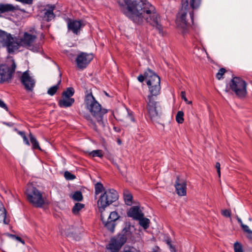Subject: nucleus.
I'll list each match as a JSON object with an SVG mask.
<instances>
[{"mask_svg": "<svg viewBox=\"0 0 252 252\" xmlns=\"http://www.w3.org/2000/svg\"><path fill=\"white\" fill-rule=\"evenodd\" d=\"M121 12L135 25L142 26L144 22L163 32L161 17L155 7L148 0H117Z\"/></svg>", "mask_w": 252, "mask_h": 252, "instance_id": "nucleus-1", "label": "nucleus"}, {"mask_svg": "<svg viewBox=\"0 0 252 252\" xmlns=\"http://www.w3.org/2000/svg\"><path fill=\"white\" fill-rule=\"evenodd\" d=\"M202 0H190V6L192 10L189 12L190 22L187 20V14L189 7V0H181V7L176 15V23L178 28L181 31L182 35L185 36L189 33V29L194 26L193 10L198 9L201 4Z\"/></svg>", "mask_w": 252, "mask_h": 252, "instance_id": "nucleus-2", "label": "nucleus"}, {"mask_svg": "<svg viewBox=\"0 0 252 252\" xmlns=\"http://www.w3.org/2000/svg\"><path fill=\"white\" fill-rule=\"evenodd\" d=\"M84 103L86 108L94 118L96 120L98 124L104 130L107 121L104 120V115L108 112V110L102 108L100 104L95 99L93 96L92 92L87 90L85 92Z\"/></svg>", "mask_w": 252, "mask_h": 252, "instance_id": "nucleus-3", "label": "nucleus"}, {"mask_svg": "<svg viewBox=\"0 0 252 252\" xmlns=\"http://www.w3.org/2000/svg\"><path fill=\"white\" fill-rule=\"evenodd\" d=\"M131 223L129 221L125 222V227L122 229L121 233H118L115 237L111 238L106 248L110 252H119L123 246L126 242L127 236L131 235Z\"/></svg>", "mask_w": 252, "mask_h": 252, "instance_id": "nucleus-4", "label": "nucleus"}, {"mask_svg": "<svg viewBox=\"0 0 252 252\" xmlns=\"http://www.w3.org/2000/svg\"><path fill=\"white\" fill-rule=\"evenodd\" d=\"M247 83L240 77L232 75V78L229 83L226 85L225 92L228 93L230 91L240 99L245 98L247 94Z\"/></svg>", "mask_w": 252, "mask_h": 252, "instance_id": "nucleus-5", "label": "nucleus"}, {"mask_svg": "<svg viewBox=\"0 0 252 252\" xmlns=\"http://www.w3.org/2000/svg\"><path fill=\"white\" fill-rule=\"evenodd\" d=\"M146 109L148 116L154 124L164 125L161 123V120L163 115L162 106L160 101H156L155 98H147Z\"/></svg>", "mask_w": 252, "mask_h": 252, "instance_id": "nucleus-6", "label": "nucleus"}, {"mask_svg": "<svg viewBox=\"0 0 252 252\" xmlns=\"http://www.w3.org/2000/svg\"><path fill=\"white\" fill-rule=\"evenodd\" d=\"M119 199L118 192L113 189H108L101 194L97 201V207L101 214L105 211L107 207Z\"/></svg>", "mask_w": 252, "mask_h": 252, "instance_id": "nucleus-7", "label": "nucleus"}, {"mask_svg": "<svg viewBox=\"0 0 252 252\" xmlns=\"http://www.w3.org/2000/svg\"><path fill=\"white\" fill-rule=\"evenodd\" d=\"M21 46L11 33L0 29V46L6 47L8 54H14Z\"/></svg>", "mask_w": 252, "mask_h": 252, "instance_id": "nucleus-8", "label": "nucleus"}, {"mask_svg": "<svg viewBox=\"0 0 252 252\" xmlns=\"http://www.w3.org/2000/svg\"><path fill=\"white\" fill-rule=\"evenodd\" d=\"M25 193L27 200L35 208H42L46 203L43 196V192L35 187H29L25 191Z\"/></svg>", "mask_w": 252, "mask_h": 252, "instance_id": "nucleus-9", "label": "nucleus"}, {"mask_svg": "<svg viewBox=\"0 0 252 252\" xmlns=\"http://www.w3.org/2000/svg\"><path fill=\"white\" fill-rule=\"evenodd\" d=\"M16 64L14 59L10 65L7 63H0V84L9 83L15 71Z\"/></svg>", "mask_w": 252, "mask_h": 252, "instance_id": "nucleus-10", "label": "nucleus"}, {"mask_svg": "<svg viewBox=\"0 0 252 252\" xmlns=\"http://www.w3.org/2000/svg\"><path fill=\"white\" fill-rule=\"evenodd\" d=\"M137 80L140 83H143L146 80L147 86H158V85H160L159 76L154 71L149 68H147L143 74H140L137 77Z\"/></svg>", "mask_w": 252, "mask_h": 252, "instance_id": "nucleus-11", "label": "nucleus"}, {"mask_svg": "<svg viewBox=\"0 0 252 252\" xmlns=\"http://www.w3.org/2000/svg\"><path fill=\"white\" fill-rule=\"evenodd\" d=\"M122 218L116 211L111 212L106 220L102 213L100 214V220L104 227L110 233H113L118 221Z\"/></svg>", "mask_w": 252, "mask_h": 252, "instance_id": "nucleus-12", "label": "nucleus"}, {"mask_svg": "<svg viewBox=\"0 0 252 252\" xmlns=\"http://www.w3.org/2000/svg\"><path fill=\"white\" fill-rule=\"evenodd\" d=\"M75 94V90L72 87H68L62 93V98L58 101V105L61 108L71 107L75 102L74 98L71 97Z\"/></svg>", "mask_w": 252, "mask_h": 252, "instance_id": "nucleus-13", "label": "nucleus"}, {"mask_svg": "<svg viewBox=\"0 0 252 252\" xmlns=\"http://www.w3.org/2000/svg\"><path fill=\"white\" fill-rule=\"evenodd\" d=\"M94 59L92 53L81 52L75 59L76 66L80 70L86 68Z\"/></svg>", "mask_w": 252, "mask_h": 252, "instance_id": "nucleus-14", "label": "nucleus"}, {"mask_svg": "<svg viewBox=\"0 0 252 252\" xmlns=\"http://www.w3.org/2000/svg\"><path fill=\"white\" fill-rule=\"evenodd\" d=\"M65 21L68 30L76 35L80 33L81 29L86 25V22L83 20H74L67 17Z\"/></svg>", "mask_w": 252, "mask_h": 252, "instance_id": "nucleus-15", "label": "nucleus"}, {"mask_svg": "<svg viewBox=\"0 0 252 252\" xmlns=\"http://www.w3.org/2000/svg\"><path fill=\"white\" fill-rule=\"evenodd\" d=\"M20 81L27 91L32 92L33 91L35 87V81L30 76L29 70H26L23 73L20 77Z\"/></svg>", "mask_w": 252, "mask_h": 252, "instance_id": "nucleus-16", "label": "nucleus"}, {"mask_svg": "<svg viewBox=\"0 0 252 252\" xmlns=\"http://www.w3.org/2000/svg\"><path fill=\"white\" fill-rule=\"evenodd\" d=\"M175 187L177 193L179 196H185L187 193V182L183 179L181 178L179 176H177L175 183Z\"/></svg>", "mask_w": 252, "mask_h": 252, "instance_id": "nucleus-17", "label": "nucleus"}, {"mask_svg": "<svg viewBox=\"0 0 252 252\" xmlns=\"http://www.w3.org/2000/svg\"><path fill=\"white\" fill-rule=\"evenodd\" d=\"M144 213L140 210L138 206H135L130 208L127 212V216L132 218L134 220H138L142 217Z\"/></svg>", "mask_w": 252, "mask_h": 252, "instance_id": "nucleus-18", "label": "nucleus"}, {"mask_svg": "<svg viewBox=\"0 0 252 252\" xmlns=\"http://www.w3.org/2000/svg\"><path fill=\"white\" fill-rule=\"evenodd\" d=\"M36 38V36L35 35H32L27 32H25L23 37L21 38L20 39V41L18 42H20L21 45V43H23L25 45L30 46Z\"/></svg>", "mask_w": 252, "mask_h": 252, "instance_id": "nucleus-19", "label": "nucleus"}, {"mask_svg": "<svg viewBox=\"0 0 252 252\" xmlns=\"http://www.w3.org/2000/svg\"><path fill=\"white\" fill-rule=\"evenodd\" d=\"M149 94L147 96V98H154L155 97L157 96L160 94L161 86H148Z\"/></svg>", "mask_w": 252, "mask_h": 252, "instance_id": "nucleus-20", "label": "nucleus"}, {"mask_svg": "<svg viewBox=\"0 0 252 252\" xmlns=\"http://www.w3.org/2000/svg\"><path fill=\"white\" fill-rule=\"evenodd\" d=\"M55 8L54 5H51L49 7V8L46 9H45V11L44 12L43 19L47 22H50L55 17V15L53 12L54 9Z\"/></svg>", "mask_w": 252, "mask_h": 252, "instance_id": "nucleus-21", "label": "nucleus"}, {"mask_svg": "<svg viewBox=\"0 0 252 252\" xmlns=\"http://www.w3.org/2000/svg\"><path fill=\"white\" fill-rule=\"evenodd\" d=\"M17 8L12 4L0 3V17L1 14L6 12L14 11Z\"/></svg>", "mask_w": 252, "mask_h": 252, "instance_id": "nucleus-22", "label": "nucleus"}, {"mask_svg": "<svg viewBox=\"0 0 252 252\" xmlns=\"http://www.w3.org/2000/svg\"><path fill=\"white\" fill-rule=\"evenodd\" d=\"M123 197L125 204L127 206H131L132 204L133 196L127 189H125L123 192Z\"/></svg>", "mask_w": 252, "mask_h": 252, "instance_id": "nucleus-23", "label": "nucleus"}, {"mask_svg": "<svg viewBox=\"0 0 252 252\" xmlns=\"http://www.w3.org/2000/svg\"><path fill=\"white\" fill-rule=\"evenodd\" d=\"M29 136L32 144V149L33 150H38L39 151H42V149L39 146V142L33 134L30 132Z\"/></svg>", "mask_w": 252, "mask_h": 252, "instance_id": "nucleus-24", "label": "nucleus"}, {"mask_svg": "<svg viewBox=\"0 0 252 252\" xmlns=\"http://www.w3.org/2000/svg\"><path fill=\"white\" fill-rule=\"evenodd\" d=\"M59 76L60 78V80L58 81L57 84L49 88L47 91V94L51 96H53L55 95L59 89L60 85L62 82V74L60 73Z\"/></svg>", "mask_w": 252, "mask_h": 252, "instance_id": "nucleus-25", "label": "nucleus"}, {"mask_svg": "<svg viewBox=\"0 0 252 252\" xmlns=\"http://www.w3.org/2000/svg\"><path fill=\"white\" fill-rule=\"evenodd\" d=\"M0 212H1V214H0V217H1L3 220V223L5 224H8L10 222V220L6 218L7 216V211L5 209L3 204L0 201Z\"/></svg>", "mask_w": 252, "mask_h": 252, "instance_id": "nucleus-26", "label": "nucleus"}, {"mask_svg": "<svg viewBox=\"0 0 252 252\" xmlns=\"http://www.w3.org/2000/svg\"><path fill=\"white\" fill-rule=\"evenodd\" d=\"M84 117L92 125L93 129L98 134H100L101 130L97 127L96 123L93 120L90 115L87 114L84 116Z\"/></svg>", "mask_w": 252, "mask_h": 252, "instance_id": "nucleus-27", "label": "nucleus"}, {"mask_svg": "<svg viewBox=\"0 0 252 252\" xmlns=\"http://www.w3.org/2000/svg\"><path fill=\"white\" fill-rule=\"evenodd\" d=\"M144 215L143 214L142 217L137 220L139 221V224L144 229H147L150 226V220L147 218L144 217Z\"/></svg>", "mask_w": 252, "mask_h": 252, "instance_id": "nucleus-28", "label": "nucleus"}, {"mask_svg": "<svg viewBox=\"0 0 252 252\" xmlns=\"http://www.w3.org/2000/svg\"><path fill=\"white\" fill-rule=\"evenodd\" d=\"M85 207V204L81 203H76L72 209V213L77 215L79 214V211Z\"/></svg>", "mask_w": 252, "mask_h": 252, "instance_id": "nucleus-29", "label": "nucleus"}, {"mask_svg": "<svg viewBox=\"0 0 252 252\" xmlns=\"http://www.w3.org/2000/svg\"><path fill=\"white\" fill-rule=\"evenodd\" d=\"M164 241L169 246L171 252H177L175 247L172 244V240L170 237L168 236H165Z\"/></svg>", "mask_w": 252, "mask_h": 252, "instance_id": "nucleus-30", "label": "nucleus"}, {"mask_svg": "<svg viewBox=\"0 0 252 252\" xmlns=\"http://www.w3.org/2000/svg\"><path fill=\"white\" fill-rule=\"evenodd\" d=\"M94 189L95 195H97L100 192H104V190H106L101 182H97L95 184Z\"/></svg>", "mask_w": 252, "mask_h": 252, "instance_id": "nucleus-31", "label": "nucleus"}, {"mask_svg": "<svg viewBox=\"0 0 252 252\" xmlns=\"http://www.w3.org/2000/svg\"><path fill=\"white\" fill-rule=\"evenodd\" d=\"M71 197L74 201L77 202L82 201L83 199L82 193L80 190L75 191L72 195Z\"/></svg>", "mask_w": 252, "mask_h": 252, "instance_id": "nucleus-32", "label": "nucleus"}, {"mask_svg": "<svg viewBox=\"0 0 252 252\" xmlns=\"http://www.w3.org/2000/svg\"><path fill=\"white\" fill-rule=\"evenodd\" d=\"M14 130L16 131L17 132V133L19 134L23 138L24 143L26 145L28 146L30 145L29 140H28V138H27L25 131H20L17 128H15Z\"/></svg>", "mask_w": 252, "mask_h": 252, "instance_id": "nucleus-33", "label": "nucleus"}, {"mask_svg": "<svg viewBox=\"0 0 252 252\" xmlns=\"http://www.w3.org/2000/svg\"><path fill=\"white\" fill-rule=\"evenodd\" d=\"M89 155L92 157H99L102 158L103 157V151L101 150H95L89 153Z\"/></svg>", "mask_w": 252, "mask_h": 252, "instance_id": "nucleus-34", "label": "nucleus"}, {"mask_svg": "<svg viewBox=\"0 0 252 252\" xmlns=\"http://www.w3.org/2000/svg\"><path fill=\"white\" fill-rule=\"evenodd\" d=\"M184 113L183 111H179L176 115V121L178 124H183L184 122Z\"/></svg>", "mask_w": 252, "mask_h": 252, "instance_id": "nucleus-35", "label": "nucleus"}, {"mask_svg": "<svg viewBox=\"0 0 252 252\" xmlns=\"http://www.w3.org/2000/svg\"><path fill=\"white\" fill-rule=\"evenodd\" d=\"M4 234H5V235H6L9 237H10L12 239L17 240L18 241L21 242L23 244H25V241L19 236L14 235V234H10L9 233H5Z\"/></svg>", "mask_w": 252, "mask_h": 252, "instance_id": "nucleus-36", "label": "nucleus"}, {"mask_svg": "<svg viewBox=\"0 0 252 252\" xmlns=\"http://www.w3.org/2000/svg\"><path fill=\"white\" fill-rule=\"evenodd\" d=\"M226 70L224 68H220L218 72L216 75V77L218 80H220L222 78H223V75L224 74V73L226 72Z\"/></svg>", "mask_w": 252, "mask_h": 252, "instance_id": "nucleus-37", "label": "nucleus"}, {"mask_svg": "<svg viewBox=\"0 0 252 252\" xmlns=\"http://www.w3.org/2000/svg\"><path fill=\"white\" fill-rule=\"evenodd\" d=\"M234 252H244L242 244L238 242L234 243Z\"/></svg>", "mask_w": 252, "mask_h": 252, "instance_id": "nucleus-38", "label": "nucleus"}, {"mask_svg": "<svg viewBox=\"0 0 252 252\" xmlns=\"http://www.w3.org/2000/svg\"><path fill=\"white\" fill-rule=\"evenodd\" d=\"M64 177L66 180H73L76 178V176L68 171H66L64 173Z\"/></svg>", "mask_w": 252, "mask_h": 252, "instance_id": "nucleus-39", "label": "nucleus"}, {"mask_svg": "<svg viewBox=\"0 0 252 252\" xmlns=\"http://www.w3.org/2000/svg\"><path fill=\"white\" fill-rule=\"evenodd\" d=\"M243 230L244 232L247 233V238L251 242H252V230L249 229V226L245 227Z\"/></svg>", "mask_w": 252, "mask_h": 252, "instance_id": "nucleus-40", "label": "nucleus"}, {"mask_svg": "<svg viewBox=\"0 0 252 252\" xmlns=\"http://www.w3.org/2000/svg\"><path fill=\"white\" fill-rule=\"evenodd\" d=\"M136 250L133 247L125 246L122 252H136Z\"/></svg>", "mask_w": 252, "mask_h": 252, "instance_id": "nucleus-41", "label": "nucleus"}, {"mask_svg": "<svg viewBox=\"0 0 252 252\" xmlns=\"http://www.w3.org/2000/svg\"><path fill=\"white\" fill-rule=\"evenodd\" d=\"M221 214L223 216L229 218L231 216V211L228 209H225L221 211Z\"/></svg>", "mask_w": 252, "mask_h": 252, "instance_id": "nucleus-42", "label": "nucleus"}, {"mask_svg": "<svg viewBox=\"0 0 252 252\" xmlns=\"http://www.w3.org/2000/svg\"><path fill=\"white\" fill-rule=\"evenodd\" d=\"M215 167L217 169V171L218 176L219 177H220V162H217L216 163Z\"/></svg>", "mask_w": 252, "mask_h": 252, "instance_id": "nucleus-43", "label": "nucleus"}, {"mask_svg": "<svg viewBox=\"0 0 252 252\" xmlns=\"http://www.w3.org/2000/svg\"><path fill=\"white\" fill-rule=\"evenodd\" d=\"M17 1L20 2L23 4H31L32 3L33 0H15Z\"/></svg>", "mask_w": 252, "mask_h": 252, "instance_id": "nucleus-44", "label": "nucleus"}, {"mask_svg": "<svg viewBox=\"0 0 252 252\" xmlns=\"http://www.w3.org/2000/svg\"><path fill=\"white\" fill-rule=\"evenodd\" d=\"M0 107L4 109L7 111H8V108L6 104L3 101L0 99Z\"/></svg>", "mask_w": 252, "mask_h": 252, "instance_id": "nucleus-45", "label": "nucleus"}, {"mask_svg": "<svg viewBox=\"0 0 252 252\" xmlns=\"http://www.w3.org/2000/svg\"><path fill=\"white\" fill-rule=\"evenodd\" d=\"M181 97L182 99H183L185 101L187 102L188 99L186 96V93L185 91H182L181 93Z\"/></svg>", "mask_w": 252, "mask_h": 252, "instance_id": "nucleus-46", "label": "nucleus"}, {"mask_svg": "<svg viewBox=\"0 0 252 252\" xmlns=\"http://www.w3.org/2000/svg\"><path fill=\"white\" fill-rule=\"evenodd\" d=\"M238 222L240 224L241 227V228L243 230H244L245 229V227H248V226L246 225V224H243L242 220L241 219H239L238 220Z\"/></svg>", "mask_w": 252, "mask_h": 252, "instance_id": "nucleus-47", "label": "nucleus"}, {"mask_svg": "<svg viewBox=\"0 0 252 252\" xmlns=\"http://www.w3.org/2000/svg\"><path fill=\"white\" fill-rule=\"evenodd\" d=\"M113 129L117 132H120L121 131V128L119 126H114Z\"/></svg>", "mask_w": 252, "mask_h": 252, "instance_id": "nucleus-48", "label": "nucleus"}, {"mask_svg": "<svg viewBox=\"0 0 252 252\" xmlns=\"http://www.w3.org/2000/svg\"><path fill=\"white\" fill-rule=\"evenodd\" d=\"M3 124L9 127H12L14 125V124L12 122H3Z\"/></svg>", "mask_w": 252, "mask_h": 252, "instance_id": "nucleus-49", "label": "nucleus"}, {"mask_svg": "<svg viewBox=\"0 0 252 252\" xmlns=\"http://www.w3.org/2000/svg\"><path fill=\"white\" fill-rule=\"evenodd\" d=\"M112 164L116 166V167L119 170H120V167L119 166V165L118 164V163L116 162V161H114V160L112 161Z\"/></svg>", "mask_w": 252, "mask_h": 252, "instance_id": "nucleus-50", "label": "nucleus"}, {"mask_svg": "<svg viewBox=\"0 0 252 252\" xmlns=\"http://www.w3.org/2000/svg\"><path fill=\"white\" fill-rule=\"evenodd\" d=\"M130 119H131V121L134 122L135 121V119L134 118L133 116V115H130Z\"/></svg>", "mask_w": 252, "mask_h": 252, "instance_id": "nucleus-51", "label": "nucleus"}, {"mask_svg": "<svg viewBox=\"0 0 252 252\" xmlns=\"http://www.w3.org/2000/svg\"><path fill=\"white\" fill-rule=\"evenodd\" d=\"M186 102H187V103L189 104L192 103V102L191 101H188H188Z\"/></svg>", "mask_w": 252, "mask_h": 252, "instance_id": "nucleus-52", "label": "nucleus"}, {"mask_svg": "<svg viewBox=\"0 0 252 252\" xmlns=\"http://www.w3.org/2000/svg\"><path fill=\"white\" fill-rule=\"evenodd\" d=\"M118 143H119V144H120L121 143V140L119 139L118 140Z\"/></svg>", "mask_w": 252, "mask_h": 252, "instance_id": "nucleus-53", "label": "nucleus"}, {"mask_svg": "<svg viewBox=\"0 0 252 252\" xmlns=\"http://www.w3.org/2000/svg\"><path fill=\"white\" fill-rule=\"evenodd\" d=\"M236 220H238L239 219H240V218L238 216H236Z\"/></svg>", "mask_w": 252, "mask_h": 252, "instance_id": "nucleus-54", "label": "nucleus"}, {"mask_svg": "<svg viewBox=\"0 0 252 252\" xmlns=\"http://www.w3.org/2000/svg\"><path fill=\"white\" fill-rule=\"evenodd\" d=\"M105 95H106V96H109V94H108V93H107L106 92H105Z\"/></svg>", "mask_w": 252, "mask_h": 252, "instance_id": "nucleus-55", "label": "nucleus"}, {"mask_svg": "<svg viewBox=\"0 0 252 252\" xmlns=\"http://www.w3.org/2000/svg\"><path fill=\"white\" fill-rule=\"evenodd\" d=\"M152 252H158V251H157L155 250H154V251Z\"/></svg>", "mask_w": 252, "mask_h": 252, "instance_id": "nucleus-56", "label": "nucleus"}, {"mask_svg": "<svg viewBox=\"0 0 252 252\" xmlns=\"http://www.w3.org/2000/svg\"><path fill=\"white\" fill-rule=\"evenodd\" d=\"M249 220H252V219L251 218H249Z\"/></svg>", "mask_w": 252, "mask_h": 252, "instance_id": "nucleus-57", "label": "nucleus"}]
</instances>
